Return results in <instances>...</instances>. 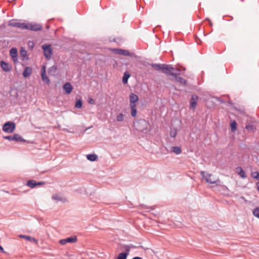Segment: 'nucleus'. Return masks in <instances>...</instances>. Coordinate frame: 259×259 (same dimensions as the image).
Listing matches in <instances>:
<instances>
[{
	"instance_id": "obj_36",
	"label": "nucleus",
	"mask_w": 259,
	"mask_h": 259,
	"mask_svg": "<svg viewBox=\"0 0 259 259\" xmlns=\"http://www.w3.org/2000/svg\"><path fill=\"white\" fill-rule=\"evenodd\" d=\"M20 23H18V22L10 24L11 25L16 27H18V28H19V27H20Z\"/></svg>"
},
{
	"instance_id": "obj_12",
	"label": "nucleus",
	"mask_w": 259,
	"mask_h": 259,
	"mask_svg": "<svg viewBox=\"0 0 259 259\" xmlns=\"http://www.w3.org/2000/svg\"><path fill=\"white\" fill-rule=\"evenodd\" d=\"M198 96L196 95H192L190 100V106L192 109H194L197 105Z\"/></svg>"
},
{
	"instance_id": "obj_32",
	"label": "nucleus",
	"mask_w": 259,
	"mask_h": 259,
	"mask_svg": "<svg viewBox=\"0 0 259 259\" xmlns=\"http://www.w3.org/2000/svg\"><path fill=\"white\" fill-rule=\"evenodd\" d=\"M124 119V116L123 114L120 113L117 115V120L118 121H122Z\"/></svg>"
},
{
	"instance_id": "obj_27",
	"label": "nucleus",
	"mask_w": 259,
	"mask_h": 259,
	"mask_svg": "<svg viewBox=\"0 0 259 259\" xmlns=\"http://www.w3.org/2000/svg\"><path fill=\"white\" fill-rule=\"evenodd\" d=\"M245 128L248 132H254L255 130V127L253 125H247L245 126Z\"/></svg>"
},
{
	"instance_id": "obj_4",
	"label": "nucleus",
	"mask_w": 259,
	"mask_h": 259,
	"mask_svg": "<svg viewBox=\"0 0 259 259\" xmlns=\"http://www.w3.org/2000/svg\"><path fill=\"white\" fill-rule=\"evenodd\" d=\"M15 129V124L12 122H6L3 127V131L8 133H12Z\"/></svg>"
},
{
	"instance_id": "obj_9",
	"label": "nucleus",
	"mask_w": 259,
	"mask_h": 259,
	"mask_svg": "<svg viewBox=\"0 0 259 259\" xmlns=\"http://www.w3.org/2000/svg\"><path fill=\"white\" fill-rule=\"evenodd\" d=\"M44 184H45L44 182L37 183L35 181L31 180L27 181V186H28L29 187L33 188L37 186H40V185H44Z\"/></svg>"
},
{
	"instance_id": "obj_41",
	"label": "nucleus",
	"mask_w": 259,
	"mask_h": 259,
	"mask_svg": "<svg viewBox=\"0 0 259 259\" xmlns=\"http://www.w3.org/2000/svg\"><path fill=\"white\" fill-rule=\"evenodd\" d=\"M256 187H257V190L259 192V182H258L257 183H256Z\"/></svg>"
},
{
	"instance_id": "obj_34",
	"label": "nucleus",
	"mask_w": 259,
	"mask_h": 259,
	"mask_svg": "<svg viewBox=\"0 0 259 259\" xmlns=\"http://www.w3.org/2000/svg\"><path fill=\"white\" fill-rule=\"evenodd\" d=\"M27 25H28V23L25 24V23H20L19 28H20L21 29H28Z\"/></svg>"
},
{
	"instance_id": "obj_21",
	"label": "nucleus",
	"mask_w": 259,
	"mask_h": 259,
	"mask_svg": "<svg viewBox=\"0 0 259 259\" xmlns=\"http://www.w3.org/2000/svg\"><path fill=\"white\" fill-rule=\"evenodd\" d=\"M171 149V151L176 154H179L182 152L181 148L178 146L172 147Z\"/></svg>"
},
{
	"instance_id": "obj_3",
	"label": "nucleus",
	"mask_w": 259,
	"mask_h": 259,
	"mask_svg": "<svg viewBox=\"0 0 259 259\" xmlns=\"http://www.w3.org/2000/svg\"><path fill=\"white\" fill-rule=\"evenodd\" d=\"M175 70H176L175 69L169 65L163 64L162 68V72L166 75L170 74L171 75L175 76L176 73L174 72ZM176 70L179 71V70L178 69Z\"/></svg>"
},
{
	"instance_id": "obj_5",
	"label": "nucleus",
	"mask_w": 259,
	"mask_h": 259,
	"mask_svg": "<svg viewBox=\"0 0 259 259\" xmlns=\"http://www.w3.org/2000/svg\"><path fill=\"white\" fill-rule=\"evenodd\" d=\"M77 241V237L75 236H71L64 239H61L59 241V243L61 245H65L67 243H75Z\"/></svg>"
},
{
	"instance_id": "obj_33",
	"label": "nucleus",
	"mask_w": 259,
	"mask_h": 259,
	"mask_svg": "<svg viewBox=\"0 0 259 259\" xmlns=\"http://www.w3.org/2000/svg\"><path fill=\"white\" fill-rule=\"evenodd\" d=\"M75 107L80 108L82 107V102L80 100H78L75 103Z\"/></svg>"
},
{
	"instance_id": "obj_6",
	"label": "nucleus",
	"mask_w": 259,
	"mask_h": 259,
	"mask_svg": "<svg viewBox=\"0 0 259 259\" xmlns=\"http://www.w3.org/2000/svg\"><path fill=\"white\" fill-rule=\"evenodd\" d=\"M42 49L44 50V53L45 56L47 59L51 58V56L52 55V51L51 49V46L50 45L43 46Z\"/></svg>"
},
{
	"instance_id": "obj_35",
	"label": "nucleus",
	"mask_w": 259,
	"mask_h": 259,
	"mask_svg": "<svg viewBox=\"0 0 259 259\" xmlns=\"http://www.w3.org/2000/svg\"><path fill=\"white\" fill-rule=\"evenodd\" d=\"M176 135H177V132L175 130L170 131V136L171 137L174 138L176 136Z\"/></svg>"
},
{
	"instance_id": "obj_16",
	"label": "nucleus",
	"mask_w": 259,
	"mask_h": 259,
	"mask_svg": "<svg viewBox=\"0 0 259 259\" xmlns=\"http://www.w3.org/2000/svg\"><path fill=\"white\" fill-rule=\"evenodd\" d=\"M236 172L238 174L242 179H245L246 178V175L245 172L241 167H237L236 168Z\"/></svg>"
},
{
	"instance_id": "obj_39",
	"label": "nucleus",
	"mask_w": 259,
	"mask_h": 259,
	"mask_svg": "<svg viewBox=\"0 0 259 259\" xmlns=\"http://www.w3.org/2000/svg\"><path fill=\"white\" fill-rule=\"evenodd\" d=\"M28 46L30 47H31L32 48H33V42H31V41H29L28 42Z\"/></svg>"
},
{
	"instance_id": "obj_17",
	"label": "nucleus",
	"mask_w": 259,
	"mask_h": 259,
	"mask_svg": "<svg viewBox=\"0 0 259 259\" xmlns=\"http://www.w3.org/2000/svg\"><path fill=\"white\" fill-rule=\"evenodd\" d=\"M176 73V74L175 76V80L179 83H180V84H186L187 83V81L186 80H185V79H184L183 78L181 77H180V76H178L177 75L179 74V73Z\"/></svg>"
},
{
	"instance_id": "obj_31",
	"label": "nucleus",
	"mask_w": 259,
	"mask_h": 259,
	"mask_svg": "<svg viewBox=\"0 0 259 259\" xmlns=\"http://www.w3.org/2000/svg\"><path fill=\"white\" fill-rule=\"evenodd\" d=\"M253 215L256 218L259 219V208L257 207L255 208L253 211Z\"/></svg>"
},
{
	"instance_id": "obj_24",
	"label": "nucleus",
	"mask_w": 259,
	"mask_h": 259,
	"mask_svg": "<svg viewBox=\"0 0 259 259\" xmlns=\"http://www.w3.org/2000/svg\"><path fill=\"white\" fill-rule=\"evenodd\" d=\"M130 75L127 72H125L124 73L123 76L122 77V81L124 83H126L127 82V80L130 77Z\"/></svg>"
},
{
	"instance_id": "obj_13",
	"label": "nucleus",
	"mask_w": 259,
	"mask_h": 259,
	"mask_svg": "<svg viewBox=\"0 0 259 259\" xmlns=\"http://www.w3.org/2000/svg\"><path fill=\"white\" fill-rule=\"evenodd\" d=\"M52 199L57 201H61L63 202H65L67 201L66 198L62 196H61V195L58 194H56L53 195Z\"/></svg>"
},
{
	"instance_id": "obj_8",
	"label": "nucleus",
	"mask_w": 259,
	"mask_h": 259,
	"mask_svg": "<svg viewBox=\"0 0 259 259\" xmlns=\"http://www.w3.org/2000/svg\"><path fill=\"white\" fill-rule=\"evenodd\" d=\"M1 67L2 69L5 72H9L12 69V66L4 61H1L0 62Z\"/></svg>"
},
{
	"instance_id": "obj_30",
	"label": "nucleus",
	"mask_w": 259,
	"mask_h": 259,
	"mask_svg": "<svg viewBox=\"0 0 259 259\" xmlns=\"http://www.w3.org/2000/svg\"><path fill=\"white\" fill-rule=\"evenodd\" d=\"M251 176L252 178L256 179L258 180L259 179V172L257 171L252 172L251 174Z\"/></svg>"
},
{
	"instance_id": "obj_40",
	"label": "nucleus",
	"mask_w": 259,
	"mask_h": 259,
	"mask_svg": "<svg viewBox=\"0 0 259 259\" xmlns=\"http://www.w3.org/2000/svg\"><path fill=\"white\" fill-rule=\"evenodd\" d=\"M0 252H4V248L2 246H0Z\"/></svg>"
},
{
	"instance_id": "obj_38",
	"label": "nucleus",
	"mask_w": 259,
	"mask_h": 259,
	"mask_svg": "<svg viewBox=\"0 0 259 259\" xmlns=\"http://www.w3.org/2000/svg\"><path fill=\"white\" fill-rule=\"evenodd\" d=\"M46 73V67L43 66L41 68V73Z\"/></svg>"
},
{
	"instance_id": "obj_19",
	"label": "nucleus",
	"mask_w": 259,
	"mask_h": 259,
	"mask_svg": "<svg viewBox=\"0 0 259 259\" xmlns=\"http://www.w3.org/2000/svg\"><path fill=\"white\" fill-rule=\"evenodd\" d=\"M116 53L118 54L125 56H132V53H130L128 51L124 50H121V49L117 50Z\"/></svg>"
},
{
	"instance_id": "obj_23",
	"label": "nucleus",
	"mask_w": 259,
	"mask_h": 259,
	"mask_svg": "<svg viewBox=\"0 0 259 259\" xmlns=\"http://www.w3.org/2000/svg\"><path fill=\"white\" fill-rule=\"evenodd\" d=\"M41 78H42V80L47 84H49L50 82V79L47 76L46 73H44V72L41 73Z\"/></svg>"
},
{
	"instance_id": "obj_2",
	"label": "nucleus",
	"mask_w": 259,
	"mask_h": 259,
	"mask_svg": "<svg viewBox=\"0 0 259 259\" xmlns=\"http://www.w3.org/2000/svg\"><path fill=\"white\" fill-rule=\"evenodd\" d=\"M200 174L205 182L209 184H216L220 181L219 179L214 177L212 174H209L204 171H200Z\"/></svg>"
},
{
	"instance_id": "obj_22",
	"label": "nucleus",
	"mask_w": 259,
	"mask_h": 259,
	"mask_svg": "<svg viewBox=\"0 0 259 259\" xmlns=\"http://www.w3.org/2000/svg\"><path fill=\"white\" fill-rule=\"evenodd\" d=\"M97 155L96 154H89L87 155V158L88 160L91 161H94L97 160Z\"/></svg>"
},
{
	"instance_id": "obj_18",
	"label": "nucleus",
	"mask_w": 259,
	"mask_h": 259,
	"mask_svg": "<svg viewBox=\"0 0 259 259\" xmlns=\"http://www.w3.org/2000/svg\"><path fill=\"white\" fill-rule=\"evenodd\" d=\"M32 73V69L30 67H26L23 72L24 77H29Z\"/></svg>"
},
{
	"instance_id": "obj_28",
	"label": "nucleus",
	"mask_w": 259,
	"mask_h": 259,
	"mask_svg": "<svg viewBox=\"0 0 259 259\" xmlns=\"http://www.w3.org/2000/svg\"><path fill=\"white\" fill-rule=\"evenodd\" d=\"M57 66L55 65H54L49 69V73L50 74L55 73L56 72V71H57Z\"/></svg>"
},
{
	"instance_id": "obj_42",
	"label": "nucleus",
	"mask_w": 259,
	"mask_h": 259,
	"mask_svg": "<svg viewBox=\"0 0 259 259\" xmlns=\"http://www.w3.org/2000/svg\"><path fill=\"white\" fill-rule=\"evenodd\" d=\"M132 259H142L141 257H135L134 258H133Z\"/></svg>"
},
{
	"instance_id": "obj_20",
	"label": "nucleus",
	"mask_w": 259,
	"mask_h": 259,
	"mask_svg": "<svg viewBox=\"0 0 259 259\" xmlns=\"http://www.w3.org/2000/svg\"><path fill=\"white\" fill-rule=\"evenodd\" d=\"M130 249L126 250L125 252L120 253L118 254L117 259H126L127 256L129 254Z\"/></svg>"
},
{
	"instance_id": "obj_7",
	"label": "nucleus",
	"mask_w": 259,
	"mask_h": 259,
	"mask_svg": "<svg viewBox=\"0 0 259 259\" xmlns=\"http://www.w3.org/2000/svg\"><path fill=\"white\" fill-rule=\"evenodd\" d=\"M6 139L9 141H16L19 142H24L25 140L19 135L15 134L13 136H9L5 137Z\"/></svg>"
},
{
	"instance_id": "obj_15",
	"label": "nucleus",
	"mask_w": 259,
	"mask_h": 259,
	"mask_svg": "<svg viewBox=\"0 0 259 259\" xmlns=\"http://www.w3.org/2000/svg\"><path fill=\"white\" fill-rule=\"evenodd\" d=\"M18 237L20 238H21L25 239L29 241L33 242L35 243V244H37V243H38L37 240H36L34 238L32 237L29 236H27V235H19L18 236Z\"/></svg>"
},
{
	"instance_id": "obj_14",
	"label": "nucleus",
	"mask_w": 259,
	"mask_h": 259,
	"mask_svg": "<svg viewBox=\"0 0 259 259\" xmlns=\"http://www.w3.org/2000/svg\"><path fill=\"white\" fill-rule=\"evenodd\" d=\"M63 89L65 91V92L67 94H69L72 91V86L70 82L65 83L63 87Z\"/></svg>"
},
{
	"instance_id": "obj_11",
	"label": "nucleus",
	"mask_w": 259,
	"mask_h": 259,
	"mask_svg": "<svg viewBox=\"0 0 259 259\" xmlns=\"http://www.w3.org/2000/svg\"><path fill=\"white\" fill-rule=\"evenodd\" d=\"M17 50L16 48H13L10 50V55L15 63L17 62Z\"/></svg>"
},
{
	"instance_id": "obj_29",
	"label": "nucleus",
	"mask_w": 259,
	"mask_h": 259,
	"mask_svg": "<svg viewBox=\"0 0 259 259\" xmlns=\"http://www.w3.org/2000/svg\"><path fill=\"white\" fill-rule=\"evenodd\" d=\"M20 53L21 56L23 58L26 57L27 54V51L23 48H21Z\"/></svg>"
},
{
	"instance_id": "obj_25",
	"label": "nucleus",
	"mask_w": 259,
	"mask_h": 259,
	"mask_svg": "<svg viewBox=\"0 0 259 259\" xmlns=\"http://www.w3.org/2000/svg\"><path fill=\"white\" fill-rule=\"evenodd\" d=\"M163 64H152V67L156 70H161Z\"/></svg>"
},
{
	"instance_id": "obj_1",
	"label": "nucleus",
	"mask_w": 259,
	"mask_h": 259,
	"mask_svg": "<svg viewBox=\"0 0 259 259\" xmlns=\"http://www.w3.org/2000/svg\"><path fill=\"white\" fill-rule=\"evenodd\" d=\"M130 98V106L131 109V115L135 117L137 115V104L136 103L139 100L138 96L134 94L131 93L129 96Z\"/></svg>"
},
{
	"instance_id": "obj_37",
	"label": "nucleus",
	"mask_w": 259,
	"mask_h": 259,
	"mask_svg": "<svg viewBox=\"0 0 259 259\" xmlns=\"http://www.w3.org/2000/svg\"><path fill=\"white\" fill-rule=\"evenodd\" d=\"M89 103L91 104H95V101L92 98H90L89 100Z\"/></svg>"
},
{
	"instance_id": "obj_26",
	"label": "nucleus",
	"mask_w": 259,
	"mask_h": 259,
	"mask_svg": "<svg viewBox=\"0 0 259 259\" xmlns=\"http://www.w3.org/2000/svg\"><path fill=\"white\" fill-rule=\"evenodd\" d=\"M230 126L232 132L235 131L237 130V123L236 121H233L231 122L230 123Z\"/></svg>"
},
{
	"instance_id": "obj_10",
	"label": "nucleus",
	"mask_w": 259,
	"mask_h": 259,
	"mask_svg": "<svg viewBox=\"0 0 259 259\" xmlns=\"http://www.w3.org/2000/svg\"><path fill=\"white\" fill-rule=\"evenodd\" d=\"M27 28L31 30L38 31L41 29V26L38 24L28 23Z\"/></svg>"
}]
</instances>
